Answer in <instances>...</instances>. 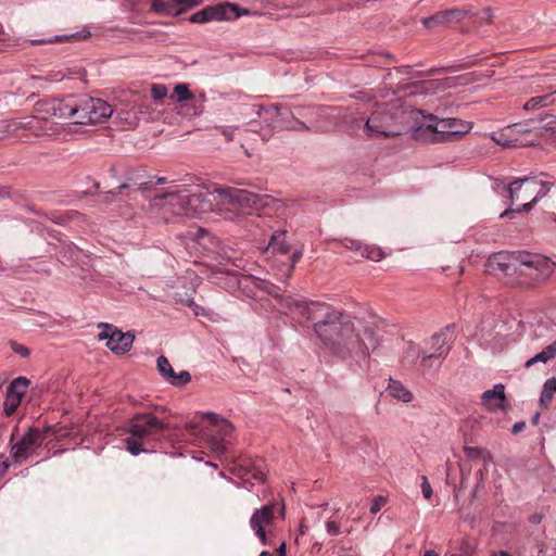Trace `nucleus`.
<instances>
[{
    "label": "nucleus",
    "mask_w": 556,
    "mask_h": 556,
    "mask_svg": "<svg viewBox=\"0 0 556 556\" xmlns=\"http://www.w3.org/2000/svg\"><path fill=\"white\" fill-rule=\"evenodd\" d=\"M279 305L293 318L314 323V332L336 358L344 362H366L379 346L374 326L323 303L292 295L279 296Z\"/></svg>",
    "instance_id": "obj_1"
},
{
    "label": "nucleus",
    "mask_w": 556,
    "mask_h": 556,
    "mask_svg": "<svg viewBox=\"0 0 556 556\" xmlns=\"http://www.w3.org/2000/svg\"><path fill=\"white\" fill-rule=\"evenodd\" d=\"M37 112H42L45 121L55 123L53 134L49 137H58L63 129L62 122L72 119L74 124H98L106 121L113 114L111 105L98 98L81 97L76 100L73 97L59 100L41 101L37 103Z\"/></svg>",
    "instance_id": "obj_2"
},
{
    "label": "nucleus",
    "mask_w": 556,
    "mask_h": 556,
    "mask_svg": "<svg viewBox=\"0 0 556 556\" xmlns=\"http://www.w3.org/2000/svg\"><path fill=\"white\" fill-rule=\"evenodd\" d=\"M124 189H131L132 192L142 191L151 201V210L177 216L194 217L211 207L205 200L206 193L199 186L175 185L164 192L150 194L148 182H134L121 185L117 193Z\"/></svg>",
    "instance_id": "obj_3"
},
{
    "label": "nucleus",
    "mask_w": 556,
    "mask_h": 556,
    "mask_svg": "<svg viewBox=\"0 0 556 556\" xmlns=\"http://www.w3.org/2000/svg\"><path fill=\"white\" fill-rule=\"evenodd\" d=\"M427 123L417 127L414 137L429 142H453L459 140L469 132L471 125L458 118L439 119L434 115H428Z\"/></svg>",
    "instance_id": "obj_4"
},
{
    "label": "nucleus",
    "mask_w": 556,
    "mask_h": 556,
    "mask_svg": "<svg viewBox=\"0 0 556 556\" xmlns=\"http://www.w3.org/2000/svg\"><path fill=\"white\" fill-rule=\"evenodd\" d=\"M208 195L220 206V210L237 214H249L254 210L269 205L273 201L269 195L231 187L216 189L210 192Z\"/></svg>",
    "instance_id": "obj_5"
},
{
    "label": "nucleus",
    "mask_w": 556,
    "mask_h": 556,
    "mask_svg": "<svg viewBox=\"0 0 556 556\" xmlns=\"http://www.w3.org/2000/svg\"><path fill=\"white\" fill-rule=\"evenodd\" d=\"M129 437L124 439L126 450L131 455L147 452L146 441L165 430V425L151 413L135 414L126 425Z\"/></svg>",
    "instance_id": "obj_6"
},
{
    "label": "nucleus",
    "mask_w": 556,
    "mask_h": 556,
    "mask_svg": "<svg viewBox=\"0 0 556 556\" xmlns=\"http://www.w3.org/2000/svg\"><path fill=\"white\" fill-rule=\"evenodd\" d=\"M391 108H380L371 113L365 124V132L368 137H395L402 134L404 115L400 99L391 101Z\"/></svg>",
    "instance_id": "obj_7"
},
{
    "label": "nucleus",
    "mask_w": 556,
    "mask_h": 556,
    "mask_svg": "<svg viewBox=\"0 0 556 556\" xmlns=\"http://www.w3.org/2000/svg\"><path fill=\"white\" fill-rule=\"evenodd\" d=\"M189 429L203 432L205 441L210 444L211 448L216 453H224L226 451L225 439L232 432V425L214 413H206L202 416L200 424H189Z\"/></svg>",
    "instance_id": "obj_8"
},
{
    "label": "nucleus",
    "mask_w": 556,
    "mask_h": 556,
    "mask_svg": "<svg viewBox=\"0 0 556 556\" xmlns=\"http://www.w3.org/2000/svg\"><path fill=\"white\" fill-rule=\"evenodd\" d=\"M36 114L33 116H27L23 118H16L11 121H0V139H2L7 135L11 136H23L21 134L22 130L28 131L35 136H48V134H53L55 127V123L50 121H45V116H42V112H37V108L35 109Z\"/></svg>",
    "instance_id": "obj_9"
},
{
    "label": "nucleus",
    "mask_w": 556,
    "mask_h": 556,
    "mask_svg": "<svg viewBox=\"0 0 556 556\" xmlns=\"http://www.w3.org/2000/svg\"><path fill=\"white\" fill-rule=\"evenodd\" d=\"M549 189V182L536 179L535 177H527L511 182L507 188V192L513 201L529 200L522 205V210L528 212L533 204L546 195Z\"/></svg>",
    "instance_id": "obj_10"
},
{
    "label": "nucleus",
    "mask_w": 556,
    "mask_h": 556,
    "mask_svg": "<svg viewBox=\"0 0 556 556\" xmlns=\"http://www.w3.org/2000/svg\"><path fill=\"white\" fill-rule=\"evenodd\" d=\"M518 257L517 274L534 282L547 280L555 269V263L542 254L520 251Z\"/></svg>",
    "instance_id": "obj_11"
},
{
    "label": "nucleus",
    "mask_w": 556,
    "mask_h": 556,
    "mask_svg": "<svg viewBox=\"0 0 556 556\" xmlns=\"http://www.w3.org/2000/svg\"><path fill=\"white\" fill-rule=\"evenodd\" d=\"M447 352L448 346L445 336L443 333L434 334L430 351L421 352L418 346L409 344L403 356V363L405 366H412L417 358H420V365L430 368L435 362L445 356Z\"/></svg>",
    "instance_id": "obj_12"
},
{
    "label": "nucleus",
    "mask_w": 556,
    "mask_h": 556,
    "mask_svg": "<svg viewBox=\"0 0 556 556\" xmlns=\"http://www.w3.org/2000/svg\"><path fill=\"white\" fill-rule=\"evenodd\" d=\"M252 12L248 9H241L236 3L224 2L215 5H208L189 18L191 23H206L211 21H232L242 15H250Z\"/></svg>",
    "instance_id": "obj_13"
},
{
    "label": "nucleus",
    "mask_w": 556,
    "mask_h": 556,
    "mask_svg": "<svg viewBox=\"0 0 556 556\" xmlns=\"http://www.w3.org/2000/svg\"><path fill=\"white\" fill-rule=\"evenodd\" d=\"M255 114L257 115L261 124L265 127L262 132L263 140L267 141L276 131H281L286 117L291 116L288 109H282L279 105H256Z\"/></svg>",
    "instance_id": "obj_14"
},
{
    "label": "nucleus",
    "mask_w": 556,
    "mask_h": 556,
    "mask_svg": "<svg viewBox=\"0 0 556 556\" xmlns=\"http://www.w3.org/2000/svg\"><path fill=\"white\" fill-rule=\"evenodd\" d=\"M102 331L99 332L100 341L106 340V346L115 354L127 353L134 343L135 336L130 332H122L117 328L109 324H101Z\"/></svg>",
    "instance_id": "obj_15"
},
{
    "label": "nucleus",
    "mask_w": 556,
    "mask_h": 556,
    "mask_svg": "<svg viewBox=\"0 0 556 556\" xmlns=\"http://www.w3.org/2000/svg\"><path fill=\"white\" fill-rule=\"evenodd\" d=\"M286 230H279L273 233L267 251L276 255L287 256L288 258V273L289 278L295 267V264L301 260L302 249L292 250L291 245L286 240Z\"/></svg>",
    "instance_id": "obj_16"
},
{
    "label": "nucleus",
    "mask_w": 556,
    "mask_h": 556,
    "mask_svg": "<svg viewBox=\"0 0 556 556\" xmlns=\"http://www.w3.org/2000/svg\"><path fill=\"white\" fill-rule=\"evenodd\" d=\"M45 440L43 433L37 428H29L22 439L12 446V458L22 463L38 448Z\"/></svg>",
    "instance_id": "obj_17"
},
{
    "label": "nucleus",
    "mask_w": 556,
    "mask_h": 556,
    "mask_svg": "<svg viewBox=\"0 0 556 556\" xmlns=\"http://www.w3.org/2000/svg\"><path fill=\"white\" fill-rule=\"evenodd\" d=\"M275 510V504H267L255 509L250 518L251 529L264 545L267 543L265 528L274 522Z\"/></svg>",
    "instance_id": "obj_18"
},
{
    "label": "nucleus",
    "mask_w": 556,
    "mask_h": 556,
    "mask_svg": "<svg viewBox=\"0 0 556 556\" xmlns=\"http://www.w3.org/2000/svg\"><path fill=\"white\" fill-rule=\"evenodd\" d=\"M518 253H520V251L498 252L492 254L486 261L489 271H501L505 275L517 274V268L519 266Z\"/></svg>",
    "instance_id": "obj_19"
},
{
    "label": "nucleus",
    "mask_w": 556,
    "mask_h": 556,
    "mask_svg": "<svg viewBox=\"0 0 556 556\" xmlns=\"http://www.w3.org/2000/svg\"><path fill=\"white\" fill-rule=\"evenodd\" d=\"M203 0H151V10L163 15L177 16L199 5Z\"/></svg>",
    "instance_id": "obj_20"
},
{
    "label": "nucleus",
    "mask_w": 556,
    "mask_h": 556,
    "mask_svg": "<svg viewBox=\"0 0 556 556\" xmlns=\"http://www.w3.org/2000/svg\"><path fill=\"white\" fill-rule=\"evenodd\" d=\"M469 15V12L464 9H450L440 11L432 16L425 17L422 24L429 29H433L439 26H446L451 23H457L465 20Z\"/></svg>",
    "instance_id": "obj_21"
},
{
    "label": "nucleus",
    "mask_w": 556,
    "mask_h": 556,
    "mask_svg": "<svg viewBox=\"0 0 556 556\" xmlns=\"http://www.w3.org/2000/svg\"><path fill=\"white\" fill-rule=\"evenodd\" d=\"M156 366L160 375L172 386L182 387L191 380V376L187 370L176 374L169 361L163 355L157 357Z\"/></svg>",
    "instance_id": "obj_22"
},
{
    "label": "nucleus",
    "mask_w": 556,
    "mask_h": 556,
    "mask_svg": "<svg viewBox=\"0 0 556 556\" xmlns=\"http://www.w3.org/2000/svg\"><path fill=\"white\" fill-rule=\"evenodd\" d=\"M341 244L345 249L359 252L363 257L374 262H380L386 256V253L382 251L381 248L376 245L363 244L362 242L354 239L345 238L341 240Z\"/></svg>",
    "instance_id": "obj_23"
},
{
    "label": "nucleus",
    "mask_w": 556,
    "mask_h": 556,
    "mask_svg": "<svg viewBox=\"0 0 556 556\" xmlns=\"http://www.w3.org/2000/svg\"><path fill=\"white\" fill-rule=\"evenodd\" d=\"M483 406L489 410H497L504 408L505 388L503 384H495L492 390L483 392L481 396Z\"/></svg>",
    "instance_id": "obj_24"
},
{
    "label": "nucleus",
    "mask_w": 556,
    "mask_h": 556,
    "mask_svg": "<svg viewBox=\"0 0 556 556\" xmlns=\"http://www.w3.org/2000/svg\"><path fill=\"white\" fill-rule=\"evenodd\" d=\"M528 135H530V129L521 124L509 125L501 131L502 137L511 138L515 147L532 144L534 139H523V136Z\"/></svg>",
    "instance_id": "obj_25"
},
{
    "label": "nucleus",
    "mask_w": 556,
    "mask_h": 556,
    "mask_svg": "<svg viewBox=\"0 0 556 556\" xmlns=\"http://www.w3.org/2000/svg\"><path fill=\"white\" fill-rule=\"evenodd\" d=\"M387 392L393 399L404 403H409L414 399L413 393L401 381L394 379H390Z\"/></svg>",
    "instance_id": "obj_26"
},
{
    "label": "nucleus",
    "mask_w": 556,
    "mask_h": 556,
    "mask_svg": "<svg viewBox=\"0 0 556 556\" xmlns=\"http://www.w3.org/2000/svg\"><path fill=\"white\" fill-rule=\"evenodd\" d=\"M556 357V341L545 346L540 353L529 358L525 363L526 368H530L538 363L546 364Z\"/></svg>",
    "instance_id": "obj_27"
},
{
    "label": "nucleus",
    "mask_w": 556,
    "mask_h": 556,
    "mask_svg": "<svg viewBox=\"0 0 556 556\" xmlns=\"http://www.w3.org/2000/svg\"><path fill=\"white\" fill-rule=\"evenodd\" d=\"M555 102H556V93H555V91H553V92H549V93H546L543 96H538V97H533V98L529 99L525 103L523 109L526 111H535V110H540L542 108L549 106V105L554 104Z\"/></svg>",
    "instance_id": "obj_28"
},
{
    "label": "nucleus",
    "mask_w": 556,
    "mask_h": 556,
    "mask_svg": "<svg viewBox=\"0 0 556 556\" xmlns=\"http://www.w3.org/2000/svg\"><path fill=\"white\" fill-rule=\"evenodd\" d=\"M556 393V378L552 377L547 379L542 388L539 404L542 408H548Z\"/></svg>",
    "instance_id": "obj_29"
},
{
    "label": "nucleus",
    "mask_w": 556,
    "mask_h": 556,
    "mask_svg": "<svg viewBox=\"0 0 556 556\" xmlns=\"http://www.w3.org/2000/svg\"><path fill=\"white\" fill-rule=\"evenodd\" d=\"M29 386V380L25 377L15 378L8 387L7 391L22 400Z\"/></svg>",
    "instance_id": "obj_30"
},
{
    "label": "nucleus",
    "mask_w": 556,
    "mask_h": 556,
    "mask_svg": "<svg viewBox=\"0 0 556 556\" xmlns=\"http://www.w3.org/2000/svg\"><path fill=\"white\" fill-rule=\"evenodd\" d=\"M89 36H90V31L83 30L80 33H76V34H73L70 36H64V37L55 36V37H51V38L31 40L30 42L33 45L53 43V42H60V41L70 40V39H86Z\"/></svg>",
    "instance_id": "obj_31"
},
{
    "label": "nucleus",
    "mask_w": 556,
    "mask_h": 556,
    "mask_svg": "<svg viewBox=\"0 0 556 556\" xmlns=\"http://www.w3.org/2000/svg\"><path fill=\"white\" fill-rule=\"evenodd\" d=\"M464 452L466 456L470 459L482 458L484 463L493 462L491 454L486 450H483L481 447L465 446Z\"/></svg>",
    "instance_id": "obj_32"
},
{
    "label": "nucleus",
    "mask_w": 556,
    "mask_h": 556,
    "mask_svg": "<svg viewBox=\"0 0 556 556\" xmlns=\"http://www.w3.org/2000/svg\"><path fill=\"white\" fill-rule=\"evenodd\" d=\"M21 399L7 391L3 410L7 416H12L21 404Z\"/></svg>",
    "instance_id": "obj_33"
},
{
    "label": "nucleus",
    "mask_w": 556,
    "mask_h": 556,
    "mask_svg": "<svg viewBox=\"0 0 556 556\" xmlns=\"http://www.w3.org/2000/svg\"><path fill=\"white\" fill-rule=\"evenodd\" d=\"M174 96L178 102L189 101L194 98L187 84H177L174 87Z\"/></svg>",
    "instance_id": "obj_34"
},
{
    "label": "nucleus",
    "mask_w": 556,
    "mask_h": 556,
    "mask_svg": "<svg viewBox=\"0 0 556 556\" xmlns=\"http://www.w3.org/2000/svg\"><path fill=\"white\" fill-rule=\"evenodd\" d=\"M308 129L309 128L303 122L294 118L293 115L291 114V116L286 117V119L283 122V125H282V128H281V131L282 130H299V131H302V130H308Z\"/></svg>",
    "instance_id": "obj_35"
},
{
    "label": "nucleus",
    "mask_w": 556,
    "mask_h": 556,
    "mask_svg": "<svg viewBox=\"0 0 556 556\" xmlns=\"http://www.w3.org/2000/svg\"><path fill=\"white\" fill-rule=\"evenodd\" d=\"M151 96L154 100L159 101L167 96V88L161 84H154L151 87Z\"/></svg>",
    "instance_id": "obj_36"
},
{
    "label": "nucleus",
    "mask_w": 556,
    "mask_h": 556,
    "mask_svg": "<svg viewBox=\"0 0 556 556\" xmlns=\"http://www.w3.org/2000/svg\"><path fill=\"white\" fill-rule=\"evenodd\" d=\"M10 346L14 353L18 354L23 358H27L30 355V350L27 346L15 341H10Z\"/></svg>",
    "instance_id": "obj_37"
},
{
    "label": "nucleus",
    "mask_w": 556,
    "mask_h": 556,
    "mask_svg": "<svg viewBox=\"0 0 556 556\" xmlns=\"http://www.w3.org/2000/svg\"><path fill=\"white\" fill-rule=\"evenodd\" d=\"M422 495L426 500H430L433 491L431 488V484L426 476H421V483H420Z\"/></svg>",
    "instance_id": "obj_38"
},
{
    "label": "nucleus",
    "mask_w": 556,
    "mask_h": 556,
    "mask_svg": "<svg viewBox=\"0 0 556 556\" xmlns=\"http://www.w3.org/2000/svg\"><path fill=\"white\" fill-rule=\"evenodd\" d=\"M492 140L495 141L497 144L505 147V148H511L515 147L511 138L502 137L501 132L498 135H493Z\"/></svg>",
    "instance_id": "obj_39"
},
{
    "label": "nucleus",
    "mask_w": 556,
    "mask_h": 556,
    "mask_svg": "<svg viewBox=\"0 0 556 556\" xmlns=\"http://www.w3.org/2000/svg\"><path fill=\"white\" fill-rule=\"evenodd\" d=\"M542 122H544L543 128L556 136V117L546 116L545 118L542 119Z\"/></svg>",
    "instance_id": "obj_40"
},
{
    "label": "nucleus",
    "mask_w": 556,
    "mask_h": 556,
    "mask_svg": "<svg viewBox=\"0 0 556 556\" xmlns=\"http://www.w3.org/2000/svg\"><path fill=\"white\" fill-rule=\"evenodd\" d=\"M386 504V498L382 497V496H377L371 505H370V513L371 514H377L378 511H380V509L382 508V506Z\"/></svg>",
    "instance_id": "obj_41"
},
{
    "label": "nucleus",
    "mask_w": 556,
    "mask_h": 556,
    "mask_svg": "<svg viewBox=\"0 0 556 556\" xmlns=\"http://www.w3.org/2000/svg\"><path fill=\"white\" fill-rule=\"evenodd\" d=\"M217 129L219 130V132L226 137V139L228 141H232L233 140V134H235V129L236 127H231V126H219L217 127Z\"/></svg>",
    "instance_id": "obj_42"
},
{
    "label": "nucleus",
    "mask_w": 556,
    "mask_h": 556,
    "mask_svg": "<svg viewBox=\"0 0 556 556\" xmlns=\"http://www.w3.org/2000/svg\"><path fill=\"white\" fill-rule=\"evenodd\" d=\"M249 471L252 473V477L257 480H264L265 479V472L257 466L253 465Z\"/></svg>",
    "instance_id": "obj_43"
},
{
    "label": "nucleus",
    "mask_w": 556,
    "mask_h": 556,
    "mask_svg": "<svg viewBox=\"0 0 556 556\" xmlns=\"http://www.w3.org/2000/svg\"><path fill=\"white\" fill-rule=\"evenodd\" d=\"M326 528L327 532L331 535H338L340 533V526L336 521H328Z\"/></svg>",
    "instance_id": "obj_44"
},
{
    "label": "nucleus",
    "mask_w": 556,
    "mask_h": 556,
    "mask_svg": "<svg viewBox=\"0 0 556 556\" xmlns=\"http://www.w3.org/2000/svg\"><path fill=\"white\" fill-rule=\"evenodd\" d=\"M193 116H200L203 113V105H192Z\"/></svg>",
    "instance_id": "obj_45"
},
{
    "label": "nucleus",
    "mask_w": 556,
    "mask_h": 556,
    "mask_svg": "<svg viewBox=\"0 0 556 556\" xmlns=\"http://www.w3.org/2000/svg\"><path fill=\"white\" fill-rule=\"evenodd\" d=\"M525 428V422H517L513 426V433H518Z\"/></svg>",
    "instance_id": "obj_46"
},
{
    "label": "nucleus",
    "mask_w": 556,
    "mask_h": 556,
    "mask_svg": "<svg viewBox=\"0 0 556 556\" xmlns=\"http://www.w3.org/2000/svg\"><path fill=\"white\" fill-rule=\"evenodd\" d=\"M278 556H286V544H281L278 548Z\"/></svg>",
    "instance_id": "obj_47"
},
{
    "label": "nucleus",
    "mask_w": 556,
    "mask_h": 556,
    "mask_svg": "<svg viewBox=\"0 0 556 556\" xmlns=\"http://www.w3.org/2000/svg\"><path fill=\"white\" fill-rule=\"evenodd\" d=\"M515 212H516V211H515V210H513V208L506 210L505 212H503V213L501 214V217H508V216H510V215H511L513 213H515Z\"/></svg>",
    "instance_id": "obj_48"
},
{
    "label": "nucleus",
    "mask_w": 556,
    "mask_h": 556,
    "mask_svg": "<svg viewBox=\"0 0 556 556\" xmlns=\"http://www.w3.org/2000/svg\"><path fill=\"white\" fill-rule=\"evenodd\" d=\"M491 556H511L508 552L501 551L497 553H493Z\"/></svg>",
    "instance_id": "obj_49"
},
{
    "label": "nucleus",
    "mask_w": 556,
    "mask_h": 556,
    "mask_svg": "<svg viewBox=\"0 0 556 556\" xmlns=\"http://www.w3.org/2000/svg\"><path fill=\"white\" fill-rule=\"evenodd\" d=\"M166 182H167V179H166L165 177H160V178H157V180H156V184H159V185H164V184H166Z\"/></svg>",
    "instance_id": "obj_50"
},
{
    "label": "nucleus",
    "mask_w": 556,
    "mask_h": 556,
    "mask_svg": "<svg viewBox=\"0 0 556 556\" xmlns=\"http://www.w3.org/2000/svg\"><path fill=\"white\" fill-rule=\"evenodd\" d=\"M539 419H540V414H539V413H536V414L533 416V418H532V422H533V424H538Z\"/></svg>",
    "instance_id": "obj_51"
},
{
    "label": "nucleus",
    "mask_w": 556,
    "mask_h": 556,
    "mask_svg": "<svg viewBox=\"0 0 556 556\" xmlns=\"http://www.w3.org/2000/svg\"><path fill=\"white\" fill-rule=\"evenodd\" d=\"M424 556H438L434 552L432 551H427Z\"/></svg>",
    "instance_id": "obj_52"
},
{
    "label": "nucleus",
    "mask_w": 556,
    "mask_h": 556,
    "mask_svg": "<svg viewBox=\"0 0 556 556\" xmlns=\"http://www.w3.org/2000/svg\"><path fill=\"white\" fill-rule=\"evenodd\" d=\"M5 39V34L3 30H0V40H4Z\"/></svg>",
    "instance_id": "obj_53"
},
{
    "label": "nucleus",
    "mask_w": 556,
    "mask_h": 556,
    "mask_svg": "<svg viewBox=\"0 0 556 556\" xmlns=\"http://www.w3.org/2000/svg\"><path fill=\"white\" fill-rule=\"evenodd\" d=\"M484 11L488 14L489 20H491V10L486 8Z\"/></svg>",
    "instance_id": "obj_54"
},
{
    "label": "nucleus",
    "mask_w": 556,
    "mask_h": 556,
    "mask_svg": "<svg viewBox=\"0 0 556 556\" xmlns=\"http://www.w3.org/2000/svg\"><path fill=\"white\" fill-rule=\"evenodd\" d=\"M450 556H468V552H465L464 554H452Z\"/></svg>",
    "instance_id": "obj_55"
},
{
    "label": "nucleus",
    "mask_w": 556,
    "mask_h": 556,
    "mask_svg": "<svg viewBox=\"0 0 556 556\" xmlns=\"http://www.w3.org/2000/svg\"><path fill=\"white\" fill-rule=\"evenodd\" d=\"M260 556H269V553H268V552H266V551H263V552L260 554Z\"/></svg>",
    "instance_id": "obj_56"
},
{
    "label": "nucleus",
    "mask_w": 556,
    "mask_h": 556,
    "mask_svg": "<svg viewBox=\"0 0 556 556\" xmlns=\"http://www.w3.org/2000/svg\"><path fill=\"white\" fill-rule=\"evenodd\" d=\"M553 220L556 223V215L553 216Z\"/></svg>",
    "instance_id": "obj_57"
},
{
    "label": "nucleus",
    "mask_w": 556,
    "mask_h": 556,
    "mask_svg": "<svg viewBox=\"0 0 556 556\" xmlns=\"http://www.w3.org/2000/svg\"><path fill=\"white\" fill-rule=\"evenodd\" d=\"M555 93H556V90H555Z\"/></svg>",
    "instance_id": "obj_58"
}]
</instances>
